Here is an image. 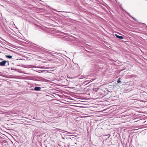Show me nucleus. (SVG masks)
<instances>
[{
  "label": "nucleus",
  "instance_id": "obj_1",
  "mask_svg": "<svg viewBox=\"0 0 147 147\" xmlns=\"http://www.w3.org/2000/svg\"><path fill=\"white\" fill-rule=\"evenodd\" d=\"M7 62V61L5 60L0 62V65L1 66H4Z\"/></svg>",
  "mask_w": 147,
  "mask_h": 147
},
{
  "label": "nucleus",
  "instance_id": "obj_2",
  "mask_svg": "<svg viewBox=\"0 0 147 147\" xmlns=\"http://www.w3.org/2000/svg\"><path fill=\"white\" fill-rule=\"evenodd\" d=\"M40 89L41 87H40L36 86L34 88V90L36 91H40Z\"/></svg>",
  "mask_w": 147,
  "mask_h": 147
},
{
  "label": "nucleus",
  "instance_id": "obj_3",
  "mask_svg": "<svg viewBox=\"0 0 147 147\" xmlns=\"http://www.w3.org/2000/svg\"><path fill=\"white\" fill-rule=\"evenodd\" d=\"M115 35L116 36V37L118 38L121 39H122L124 38L122 36H121L118 35H117L116 34H115Z\"/></svg>",
  "mask_w": 147,
  "mask_h": 147
},
{
  "label": "nucleus",
  "instance_id": "obj_4",
  "mask_svg": "<svg viewBox=\"0 0 147 147\" xmlns=\"http://www.w3.org/2000/svg\"><path fill=\"white\" fill-rule=\"evenodd\" d=\"M6 57L9 59H11L12 58V56L10 55H6Z\"/></svg>",
  "mask_w": 147,
  "mask_h": 147
},
{
  "label": "nucleus",
  "instance_id": "obj_5",
  "mask_svg": "<svg viewBox=\"0 0 147 147\" xmlns=\"http://www.w3.org/2000/svg\"><path fill=\"white\" fill-rule=\"evenodd\" d=\"M121 82V79L120 78H119L118 79V80H117V82L118 83H119Z\"/></svg>",
  "mask_w": 147,
  "mask_h": 147
},
{
  "label": "nucleus",
  "instance_id": "obj_6",
  "mask_svg": "<svg viewBox=\"0 0 147 147\" xmlns=\"http://www.w3.org/2000/svg\"><path fill=\"white\" fill-rule=\"evenodd\" d=\"M7 63L8 64V65H9V63H8V62H7Z\"/></svg>",
  "mask_w": 147,
  "mask_h": 147
}]
</instances>
